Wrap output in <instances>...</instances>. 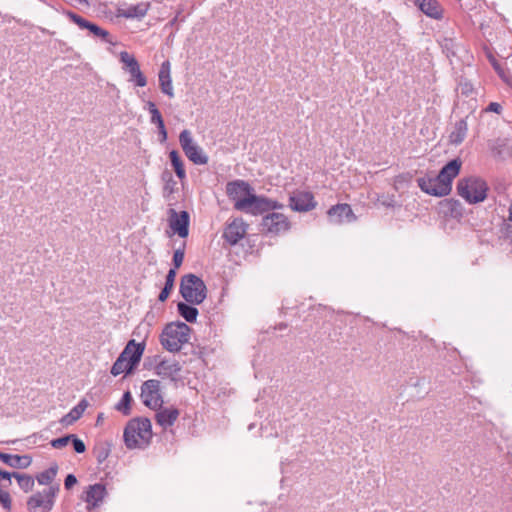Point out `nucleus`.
Masks as SVG:
<instances>
[{
  "label": "nucleus",
  "mask_w": 512,
  "mask_h": 512,
  "mask_svg": "<svg viewBox=\"0 0 512 512\" xmlns=\"http://www.w3.org/2000/svg\"><path fill=\"white\" fill-rule=\"evenodd\" d=\"M462 166L460 159L449 161L439 171L437 176L424 175L417 179L418 187L428 195L443 197L452 190V181L459 174Z\"/></svg>",
  "instance_id": "1"
},
{
  "label": "nucleus",
  "mask_w": 512,
  "mask_h": 512,
  "mask_svg": "<svg viewBox=\"0 0 512 512\" xmlns=\"http://www.w3.org/2000/svg\"><path fill=\"white\" fill-rule=\"evenodd\" d=\"M151 421L146 417H136L128 421L123 439L128 449H144L152 439Z\"/></svg>",
  "instance_id": "2"
},
{
  "label": "nucleus",
  "mask_w": 512,
  "mask_h": 512,
  "mask_svg": "<svg viewBox=\"0 0 512 512\" xmlns=\"http://www.w3.org/2000/svg\"><path fill=\"white\" fill-rule=\"evenodd\" d=\"M191 328L183 322H172L165 326L160 342L169 352H178L189 341Z\"/></svg>",
  "instance_id": "3"
},
{
  "label": "nucleus",
  "mask_w": 512,
  "mask_h": 512,
  "mask_svg": "<svg viewBox=\"0 0 512 512\" xmlns=\"http://www.w3.org/2000/svg\"><path fill=\"white\" fill-rule=\"evenodd\" d=\"M488 185L478 176L461 178L457 183V193L469 204L483 202L487 198Z\"/></svg>",
  "instance_id": "4"
},
{
  "label": "nucleus",
  "mask_w": 512,
  "mask_h": 512,
  "mask_svg": "<svg viewBox=\"0 0 512 512\" xmlns=\"http://www.w3.org/2000/svg\"><path fill=\"white\" fill-rule=\"evenodd\" d=\"M180 294L186 302L198 305L205 300L207 288L200 277L194 274H186L181 278Z\"/></svg>",
  "instance_id": "5"
},
{
  "label": "nucleus",
  "mask_w": 512,
  "mask_h": 512,
  "mask_svg": "<svg viewBox=\"0 0 512 512\" xmlns=\"http://www.w3.org/2000/svg\"><path fill=\"white\" fill-rule=\"evenodd\" d=\"M282 205L276 201L270 200L263 196L255 195L253 192L246 199L238 202L236 210L249 213L252 215H259L264 212L277 209Z\"/></svg>",
  "instance_id": "6"
},
{
  "label": "nucleus",
  "mask_w": 512,
  "mask_h": 512,
  "mask_svg": "<svg viewBox=\"0 0 512 512\" xmlns=\"http://www.w3.org/2000/svg\"><path fill=\"white\" fill-rule=\"evenodd\" d=\"M180 146L186 157L196 165L208 163V156L203 149L194 141L191 131L184 129L179 135Z\"/></svg>",
  "instance_id": "7"
},
{
  "label": "nucleus",
  "mask_w": 512,
  "mask_h": 512,
  "mask_svg": "<svg viewBox=\"0 0 512 512\" xmlns=\"http://www.w3.org/2000/svg\"><path fill=\"white\" fill-rule=\"evenodd\" d=\"M59 485H50L49 488L42 492H37L29 497L27 507L30 511L42 508L44 512H49L54 506V499L59 492Z\"/></svg>",
  "instance_id": "8"
},
{
  "label": "nucleus",
  "mask_w": 512,
  "mask_h": 512,
  "mask_svg": "<svg viewBox=\"0 0 512 512\" xmlns=\"http://www.w3.org/2000/svg\"><path fill=\"white\" fill-rule=\"evenodd\" d=\"M290 229L288 218L278 212H272L265 215L261 222V231L269 235H279Z\"/></svg>",
  "instance_id": "9"
},
{
  "label": "nucleus",
  "mask_w": 512,
  "mask_h": 512,
  "mask_svg": "<svg viewBox=\"0 0 512 512\" xmlns=\"http://www.w3.org/2000/svg\"><path fill=\"white\" fill-rule=\"evenodd\" d=\"M249 225L242 218H233L223 231V239L231 246L238 244L247 234Z\"/></svg>",
  "instance_id": "10"
},
{
  "label": "nucleus",
  "mask_w": 512,
  "mask_h": 512,
  "mask_svg": "<svg viewBox=\"0 0 512 512\" xmlns=\"http://www.w3.org/2000/svg\"><path fill=\"white\" fill-rule=\"evenodd\" d=\"M141 398L144 405L151 409L161 407L163 400L160 394V382L155 379L145 381L141 387Z\"/></svg>",
  "instance_id": "11"
},
{
  "label": "nucleus",
  "mask_w": 512,
  "mask_h": 512,
  "mask_svg": "<svg viewBox=\"0 0 512 512\" xmlns=\"http://www.w3.org/2000/svg\"><path fill=\"white\" fill-rule=\"evenodd\" d=\"M120 61L123 63V69L129 73V81L134 82L138 87H144L147 84L145 75L140 70V65L136 58L126 51L120 53Z\"/></svg>",
  "instance_id": "12"
},
{
  "label": "nucleus",
  "mask_w": 512,
  "mask_h": 512,
  "mask_svg": "<svg viewBox=\"0 0 512 512\" xmlns=\"http://www.w3.org/2000/svg\"><path fill=\"white\" fill-rule=\"evenodd\" d=\"M253 192L251 185L244 180H234L226 184V194L230 200L234 201V208L238 202L246 199Z\"/></svg>",
  "instance_id": "13"
},
{
  "label": "nucleus",
  "mask_w": 512,
  "mask_h": 512,
  "mask_svg": "<svg viewBox=\"0 0 512 512\" xmlns=\"http://www.w3.org/2000/svg\"><path fill=\"white\" fill-rule=\"evenodd\" d=\"M169 226L180 237H187L189 233V213L187 211L178 213L176 210L170 209Z\"/></svg>",
  "instance_id": "14"
},
{
  "label": "nucleus",
  "mask_w": 512,
  "mask_h": 512,
  "mask_svg": "<svg viewBox=\"0 0 512 512\" xmlns=\"http://www.w3.org/2000/svg\"><path fill=\"white\" fill-rule=\"evenodd\" d=\"M106 496L107 490L102 483L89 485L83 496V500L87 503V510L91 511L100 506Z\"/></svg>",
  "instance_id": "15"
},
{
  "label": "nucleus",
  "mask_w": 512,
  "mask_h": 512,
  "mask_svg": "<svg viewBox=\"0 0 512 512\" xmlns=\"http://www.w3.org/2000/svg\"><path fill=\"white\" fill-rule=\"evenodd\" d=\"M289 206L298 212H308L315 208L316 202L310 192H295L289 198Z\"/></svg>",
  "instance_id": "16"
},
{
  "label": "nucleus",
  "mask_w": 512,
  "mask_h": 512,
  "mask_svg": "<svg viewBox=\"0 0 512 512\" xmlns=\"http://www.w3.org/2000/svg\"><path fill=\"white\" fill-rule=\"evenodd\" d=\"M327 213L330 221L335 224L351 223L356 220V216L348 204L334 205Z\"/></svg>",
  "instance_id": "17"
},
{
  "label": "nucleus",
  "mask_w": 512,
  "mask_h": 512,
  "mask_svg": "<svg viewBox=\"0 0 512 512\" xmlns=\"http://www.w3.org/2000/svg\"><path fill=\"white\" fill-rule=\"evenodd\" d=\"M149 9V2H140L128 7L118 6L116 9V16L126 19H142L147 15Z\"/></svg>",
  "instance_id": "18"
},
{
  "label": "nucleus",
  "mask_w": 512,
  "mask_h": 512,
  "mask_svg": "<svg viewBox=\"0 0 512 512\" xmlns=\"http://www.w3.org/2000/svg\"><path fill=\"white\" fill-rule=\"evenodd\" d=\"M158 79H159V86L165 95L172 98L174 97V89L172 85V79H171V64L169 61H164L161 64L159 73H158Z\"/></svg>",
  "instance_id": "19"
},
{
  "label": "nucleus",
  "mask_w": 512,
  "mask_h": 512,
  "mask_svg": "<svg viewBox=\"0 0 512 512\" xmlns=\"http://www.w3.org/2000/svg\"><path fill=\"white\" fill-rule=\"evenodd\" d=\"M156 412L155 420L163 429L171 427L179 417V410L176 408H161Z\"/></svg>",
  "instance_id": "20"
},
{
  "label": "nucleus",
  "mask_w": 512,
  "mask_h": 512,
  "mask_svg": "<svg viewBox=\"0 0 512 512\" xmlns=\"http://www.w3.org/2000/svg\"><path fill=\"white\" fill-rule=\"evenodd\" d=\"M416 5L430 18L438 20L443 17V8L437 0H416Z\"/></svg>",
  "instance_id": "21"
},
{
  "label": "nucleus",
  "mask_w": 512,
  "mask_h": 512,
  "mask_svg": "<svg viewBox=\"0 0 512 512\" xmlns=\"http://www.w3.org/2000/svg\"><path fill=\"white\" fill-rule=\"evenodd\" d=\"M0 460L12 468H27L32 459L28 455H11L0 452Z\"/></svg>",
  "instance_id": "22"
},
{
  "label": "nucleus",
  "mask_w": 512,
  "mask_h": 512,
  "mask_svg": "<svg viewBox=\"0 0 512 512\" xmlns=\"http://www.w3.org/2000/svg\"><path fill=\"white\" fill-rule=\"evenodd\" d=\"M181 370L179 363L176 360H162L156 366V373L159 376L172 378L177 375Z\"/></svg>",
  "instance_id": "23"
},
{
  "label": "nucleus",
  "mask_w": 512,
  "mask_h": 512,
  "mask_svg": "<svg viewBox=\"0 0 512 512\" xmlns=\"http://www.w3.org/2000/svg\"><path fill=\"white\" fill-rule=\"evenodd\" d=\"M87 407V400L82 399L75 407H73L70 410L69 413H67L61 418L60 423L65 426L73 424L74 422L81 418Z\"/></svg>",
  "instance_id": "24"
},
{
  "label": "nucleus",
  "mask_w": 512,
  "mask_h": 512,
  "mask_svg": "<svg viewBox=\"0 0 512 512\" xmlns=\"http://www.w3.org/2000/svg\"><path fill=\"white\" fill-rule=\"evenodd\" d=\"M124 349H128L126 359L129 361L130 367H135L141 360V356L144 352V344L130 340Z\"/></svg>",
  "instance_id": "25"
},
{
  "label": "nucleus",
  "mask_w": 512,
  "mask_h": 512,
  "mask_svg": "<svg viewBox=\"0 0 512 512\" xmlns=\"http://www.w3.org/2000/svg\"><path fill=\"white\" fill-rule=\"evenodd\" d=\"M128 353V349H124L119 357L116 359L111 368V374L113 376H118L121 373H130L134 367H130L129 361L126 359V354Z\"/></svg>",
  "instance_id": "26"
},
{
  "label": "nucleus",
  "mask_w": 512,
  "mask_h": 512,
  "mask_svg": "<svg viewBox=\"0 0 512 512\" xmlns=\"http://www.w3.org/2000/svg\"><path fill=\"white\" fill-rule=\"evenodd\" d=\"M177 311L187 322L190 323L195 322L198 316L197 308L188 302H179L177 304Z\"/></svg>",
  "instance_id": "27"
},
{
  "label": "nucleus",
  "mask_w": 512,
  "mask_h": 512,
  "mask_svg": "<svg viewBox=\"0 0 512 512\" xmlns=\"http://www.w3.org/2000/svg\"><path fill=\"white\" fill-rule=\"evenodd\" d=\"M169 158H170L171 165L173 166L177 177L180 180H184L186 178V171L184 168L183 160L181 159L178 151H176V150L170 151Z\"/></svg>",
  "instance_id": "28"
},
{
  "label": "nucleus",
  "mask_w": 512,
  "mask_h": 512,
  "mask_svg": "<svg viewBox=\"0 0 512 512\" xmlns=\"http://www.w3.org/2000/svg\"><path fill=\"white\" fill-rule=\"evenodd\" d=\"M176 274H177V272L175 271V269H170L168 271V273L166 275L165 285L162 288V290L158 296L159 301L164 302L169 297V295L174 287Z\"/></svg>",
  "instance_id": "29"
},
{
  "label": "nucleus",
  "mask_w": 512,
  "mask_h": 512,
  "mask_svg": "<svg viewBox=\"0 0 512 512\" xmlns=\"http://www.w3.org/2000/svg\"><path fill=\"white\" fill-rule=\"evenodd\" d=\"M467 133V123L464 119H461L455 123L454 130L450 134V140L452 143H461Z\"/></svg>",
  "instance_id": "30"
},
{
  "label": "nucleus",
  "mask_w": 512,
  "mask_h": 512,
  "mask_svg": "<svg viewBox=\"0 0 512 512\" xmlns=\"http://www.w3.org/2000/svg\"><path fill=\"white\" fill-rule=\"evenodd\" d=\"M98 464H102L111 453V444L108 441L98 443L93 450Z\"/></svg>",
  "instance_id": "31"
},
{
  "label": "nucleus",
  "mask_w": 512,
  "mask_h": 512,
  "mask_svg": "<svg viewBox=\"0 0 512 512\" xmlns=\"http://www.w3.org/2000/svg\"><path fill=\"white\" fill-rule=\"evenodd\" d=\"M58 472V466L56 464L52 465L45 471H42L36 476V479L40 485H50L52 481L55 479Z\"/></svg>",
  "instance_id": "32"
},
{
  "label": "nucleus",
  "mask_w": 512,
  "mask_h": 512,
  "mask_svg": "<svg viewBox=\"0 0 512 512\" xmlns=\"http://www.w3.org/2000/svg\"><path fill=\"white\" fill-rule=\"evenodd\" d=\"M13 477L16 478L19 487L24 492L27 493V492H30V491L33 490L34 479H33L32 476L27 475V474H20V473H17V472H13Z\"/></svg>",
  "instance_id": "33"
},
{
  "label": "nucleus",
  "mask_w": 512,
  "mask_h": 512,
  "mask_svg": "<svg viewBox=\"0 0 512 512\" xmlns=\"http://www.w3.org/2000/svg\"><path fill=\"white\" fill-rule=\"evenodd\" d=\"M146 106L151 115L150 122L152 124H155L157 126V128H162V126L165 124H164L162 115H161L160 111L158 110V108L156 107L155 103L152 101H148L146 103Z\"/></svg>",
  "instance_id": "34"
},
{
  "label": "nucleus",
  "mask_w": 512,
  "mask_h": 512,
  "mask_svg": "<svg viewBox=\"0 0 512 512\" xmlns=\"http://www.w3.org/2000/svg\"><path fill=\"white\" fill-rule=\"evenodd\" d=\"M132 402V395L129 391H126L120 402L116 405V409L123 413V415L128 416L131 413L130 404Z\"/></svg>",
  "instance_id": "35"
},
{
  "label": "nucleus",
  "mask_w": 512,
  "mask_h": 512,
  "mask_svg": "<svg viewBox=\"0 0 512 512\" xmlns=\"http://www.w3.org/2000/svg\"><path fill=\"white\" fill-rule=\"evenodd\" d=\"M95 37L101 38L104 42L111 43L109 32L94 23H90L88 29Z\"/></svg>",
  "instance_id": "36"
},
{
  "label": "nucleus",
  "mask_w": 512,
  "mask_h": 512,
  "mask_svg": "<svg viewBox=\"0 0 512 512\" xmlns=\"http://www.w3.org/2000/svg\"><path fill=\"white\" fill-rule=\"evenodd\" d=\"M66 15L67 17L73 22L75 23L76 25H78L81 29H88L89 25H90V21L84 19L83 17H81L80 15L72 12V11H67L66 12Z\"/></svg>",
  "instance_id": "37"
},
{
  "label": "nucleus",
  "mask_w": 512,
  "mask_h": 512,
  "mask_svg": "<svg viewBox=\"0 0 512 512\" xmlns=\"http://www.w3.org/2000/svg\"><path fill=\"white\" fill-rule=\"evenodd\" d=\"M184 248H185V244H183L182 248H178L175 250L174 252V255H173V268L172 269H175V271L182 265L183 263V260H184V255H185V252H184Z\"/></svg>",
  "instance_id": "38"
},
{
  "label": "nucleus",
  "mask_w": 512,
  "mask_h": 512,
  "mask_svg": "<svg viewBox=\"0 0 512 512\" xmlns=\"http://www.w3.org/2000/svg\"><path fill=\"white\" fill-rule=\"evenodd\" d=\"M72 437H73V434H69V435H66V436H63L60 438H56V439H53L50 442V444L55 449H62L71 441Z\"/></svg>",
  "instance_id": "39"
},
{
  "label": "nucleus",
  "mask_w": 512,
  "mask_h": 512,
  "mask_svg": "<svg viewBox=\"0 0 512 512\" xmlns=\"http://www.w3.org/2000/svg\"><path fill=\"white\" fill-rule=\"evenodd\" d=\"M177 190V182L172 179L169 182L164 183L163 186V197L169 199L171 195Z\"/></svg>",
  "instance_id": "40"
},
{
  "label": "nucleus",
  "mask_w": 512,
  "mask_h": 512,
  "mask_svg": "<svg viewBox=\"0 0 512 512\" xmlns=\"http://www.w3.org/2000/svg\"><path fill=\"white\" fill-rule=\"evenodd\" d=\"M70 442L72 443L73 448L76 453H84L85 452V450H86L85 443L81 439H79L75 434H73V437L71 438Z\"/></svg>",
  "instance_id": "41"
},
{
  "label": "nucleus",
  "mask_w": 512,
  "mask_h": 512,
  "mask_svg": "<svg viewBox=\"0 0 512 512\" xmlns=\"http://www.w3.org/2000/svg\"><path fill=\"white\" fill-rule=\"evenodd\" d=\"M0 503L6 511L11 510V497L8 492L3 490L0 492Z\"/></svg>",
  "instance_id": "42"
},
{
  "label": "nucleus",
  "mask_w": 512,
  "mask_h": 512,
  "mask_svg": "<svg viewBox=\"0 0 512 512\" xmlns=\"http://www.w3.org/2000/svg\"><path fill=\"white\" fill-rule=\"evenodd\" d=\"M77 483V479L73 474H68L64 480V486L67 490L71 489Z\"/></svg>",
  "instance_id": "43"
},
{
  "label": "nucleus",
  "mask_w": 512,
  "mask_h": 512,
  "mask_svg": "<svg viewBox=\"0 0 512 512\" xmlns=\"http://www.w3.org/2000/svg\"><path fill=\"white\" fill-rule=\"evenodd\" d=\"M486 111H488V112H494V113L499 114V113H501V111H502V106H501L499 103H497V102H491V103L487 106Z\"/></svg>",
  "instance_id": "44"
},
{
  "label": "nucleus",
  "mask_w": 512,
  "mask_h": 512,
  "mask_svg": "<svg viewBox=\"0 0 512 512\" xmlns=\"http://www.w3.org/2000/svg\"><path fill=\"white\" fill-rule=\"evenodd\" d=\"M454 43L451 39H445L443 48L447 50L448 53H451L452 55H455V51L453 50Z\"/></svg>",
  "instance_id": "45"
},
{
  "label": "nucleus",
  "mask_w": 512,
  "mask_h": 512,
  "mask_svg": "<svg viewBox=\"0 0 512 512\" xmlns=\"http://www.w3.org/2000/svg\"><path fill=\"white\" fill-rule=\"evenodd\" d=\"M161 179H162V181H163L164 183H166V182H169L170 180H172V179H174V178H173V175H172V173H171L170 171L165 170V171L162 173V175H161Z\"/></svg>",
  "instance_id": "46"
},
{
  "label": "nucleus",
  "mask_w": 512,
  "mask_h": 512,
  "mask_svg": "<svg viewBox=\"0 0 512 512\" xmlns=\"http://www.w3.org/2000/svg\"><path fill=\"white\" fill-rule=\"evenodd\" d=\"M158 132L160 135V141L165 142L167 140V130L165 128V125L162 126V128H158Z\"/></svg>",
  "instance_id": "47"
},
{
  "label": "nucleus",
  "mask_w": 512,
  "mask_h": 512,
  "mask_svg": "<svg viewBox=\"0 0 512 512\" xmlns=\"http://www.w3.org/2000/svg\"><path fill=\"white\" fill-rule=\"evenodd\" d=\"M13 477V473L0 469V480H9Z\"/></svg>",
  "instance_id": "48"
},
{
  "label": "nucleus",
  "mask_w": 512,
  "mask_h": 512,
  "mask_svg": "<svg viewBox=\"0 0 512 512\" xmlns=\"http://www.w3.org/2000/svg\"><path fill=\"white\" fill-rule=\"evenodd\" d=\"M75 1H76L78 4H80V5H84V6H87V7L90 5V4H89V2H88V0H75Z\"/></svg>",
  "instance_id": "49"
},
{
  "label": "nucleus",
  "mask_w": 512,
  "mask_h": 512,
  "mask_svg": "<svg viewBox=\"0 0 512 512\" xmlns=\"http://www.w3.org/2000/svg\"><path fill=\"white\" fill-rule=\"evenodd\" d=\"M470 91V86L468 84H465L462 87V93L467 94Z\"/></svg>",
  "instance_id": "50"
},
{
  "label": "nucleus",
  "mask_w": 512,
  "mask_h": 512,
  "mask_svg": "<svg viewBox=\"0 0 512 512\" xmlns=\"http://www.w3.org/2000/svg\"><path fill=\"white\" fill-rule=\"evenodd\" d=\"M449 203L455 207L461 208V204L457 200H451Z\"/></svg>",
  "instance_id": "51"
},
{
  "label": "nucleus",
  "mask_w": 512,
  "mask_h": 512,
  "mask_svg": "<svg viewBox=\"0 0 512 512\" xmlns=\"http://www.w3.org/2000/svg\"><path fill=\"white\" fill-rule=\"evenodd\" d=\"M508 221H509V222H512V205L509 207V216H508Z\"/></svg>",
  "instance_id": "52"
},
{
  "label": "nucleus",
  "mask_w": 512,
  "mask_h": 512,
  "mask_svg": "<svg viewBox=\"0 0 512 512\" xmlns=\"http://www.w3.org/2000/svg\"><path fill=\"white\" fill-rule=\"evenodd\" d=\"M509 229H510V225L508 224V225H507V230H509ZM507 233L509 234V233H510V231H507Z\"/></svg>",
  "instance_id": "53"
},
{
  "label": "nucleus",
  "mask_w": 512,
  "mask_h": 512,
  "mask_svg": "<svg viewBox=\"0 0 512 512\" xmlns=\"http://www.w3.org/2000/svg\"><path fill=\"white\" fill-rule=\"evenodd\" d=\"M285 327H286V325H280L279 328L282 329V328H285Z\"/></svg>",
  "instance_id": "54"
},
{
  "label": "nucleus",
  "mask_w": 512,
  "mask_h": 512,
  "mask_svg": "<svg viewBox=\"0 0 512 512\" xmlns=\"http://www.w3.org/2000/svg\"><path fill=\"white\" fill-rule=\"evenodd\" d=\"M2 491V489L0 488V492Z\"/></svg>",
  "instance_id": "55"
}]
</instances>
